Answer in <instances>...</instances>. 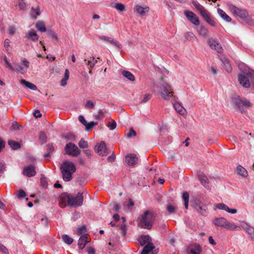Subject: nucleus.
Instances as JSON below:
<instances>
[{
	"mask_svg": "<svg viewBox=\"0 0 254 254\" xmlns=\"http://www.w3.org/2000/svg\"><path fill=\"white\" fill-rule=\"evenodd\" d=\"M239 67L242 71L238 75L240 84L245 88H249L251 85L254 87V71L243 64H239Z\"/></svg>",
	"mask_w": 254,
	"mask_h": 254,
	"instance_id": "obj_1",
	"label": "nucleus"
},
{
	"mask_svg": "<svg viewBox=\"0 0 254 254\" xmlns=\"http://www.w3.org/2000/svg\"><path fill=\"white\" fill-rule=\"evenodd\" d=\"M61 171L63 180L69 182L72 179V175L76 171L74 164L69 161H64L61 166Z\"/></svg>",
	"mask_w": 254,
	"mask_h": 254,
	"instance_id": "obj_2",
	"label": "nucleus"
},
{
	"mask_svg": "<svg viewBox=\"0 0 254 254\" xmlns=\"http://www.w3.org/2000/svg\"><path fill=\"white\" fill-rule=\"evenodd\" d=\"M154 218V213L151 211L146 210L141 217L137 219V221L141 227L149 229L152 226Z\"/></svg>",
	"mask_w": 254,
	"mask_h": 254,
	"instance_id": "obj_3",
	"label": "nucleus"
},
{
	"mask_svg": "<svg viewBox=\"0 0 254 254\" xmlns=\"http://www.w3.org/2000/svg\"><path fill=\"white\" fill-rule=\"evenodd\" d=\"M192 4L207 23L212 26H216V21L213 20L209 12L202 5L197 1H192Z\"/></svg>",
	"mask_w": 254,
	"mask_h": 254,
	"instance_id": "obj_4",
	"label": "nucleus"
},
{
	"mask_svg": "<svg viewBox=\"0 0 254 254\" xmlns=\"http://www.w3.org/2000/svg\"><path fill=\"white\" fill-rule=\"evenodd\" d=\"M233 104L242 113L246 112L247 109L251 106L250 102L245 98H241L236 96L232 98Z\"/></svg>",
	"mask_w": 254,
	"mask_h": 254,
	"instance_id": "obj_5",
	"label": "nucleus"
},
{
	"mask_svg": "<svg viewBox=\"0 0 254 254\" xmlns=\"http://www.w3.org/2000/svg\"><path fill=\"white\" fill-rule=\"evenodd\" d=\"M161 80V82L158 85L160 96L165 100H169L173 96V89L169 84L163 81V78Z\"/></svg>",
	"mask_w": 254,
	"mask_h": 254,
	"instance_id": "obj_6",
	"label": "nucleus"
},
{
	"mask_svg": "<svg viewBox=\"0 0 254 254\" xmlns=\"http://www.w3.org/2000/svg\"><path fill=\"white\" fill-rule=\"evenodd\" d=\"M83 192H78L76 195L70 194L69 206L77 207L82 205L83 201Z\"/></svg>",
	"mask_w": 254,
	"mask_h": 254,
	"instance_id": "obj_7",
	"label": "nucleus"
},
{
	"mask_svg": "<svg viewBox=\"0 0 254 254\" xmlns=\"http://www.w3.org/2000/svg\"><path fill=\"white\" fill-rule=\"evenodd\" d=\"M229 8L234 15L242 19H245L248 16V12L246 9L238 8L233 4H230Z\"/></svg>",
	"mask_w": 254,
	"mask_h": 254,
	"instance_id": "obj_8",
	"label": "nucleus"
},
{
	"mask_svg": "<svg viewBox=\"0 0 254 254\" xmlns=\"http://www.w3.org/2000/svg\"><path fill=\"white\" fill-rule=\"evenodd\" d=\"M65 151L67 154L72 156H77L81 152L80 150L77 146L71 142L66 144Z\"/></svg>",
	"mask_w": 254,
	"mask_h": 254,
	"instance_id": "obj_9",
	"label": "nucleus"
},
{
	"mask_svg": "<svg viewBox=\"0 0 254 254\" xmlns=\"http://www.w3.org/2000/svg\"><path fill=\"white\" fill-rule=\"evenodd\" d=\"M193 206L201 215L205 216L207 214V207L200 200L195 199L193 202Z\"/></svg>",
	"mask_w": 254,
	"mask_h": 254,
	"instance_id": "obj_10",
	"label": "nucleus"
},
{
	"mask_svg": "<svg viewBox=\"0 0 254 254\" xmlns=\"http://www.w3.org/2000/svg\"><path fill=\"white\" fill-rule=\"evenodd\" d=\"M184 14L188 20L192 24L195 26H199L200 21L198 16L193 12L189 10H186Z\"/></svg>",
	"mask_w": 254,
	"mask_h": 254,
	"instance_id": "obj_11",
	"label": "nucleus"
},
{
	"mask_svg": "<svg viewBox=\"0 0 254 254\" xmlns=\"http://www.w3.org/2000/svg\"><path fill=\"white\" fill-rule=\"evenodd\" d=\"M21 64L23 65L21 66L18 64H14L15 67L14 70L21 74H24L27 71V68L29 67L30 63L26 59H23L21 61Z\"/></svg>",
	"mask_w": 254,
	"mask_h": 254,
	"instance_id": "obj_12",
	"label": "nucleus"
},
{
	"mask_svg": "<svg viewBox=\"0 0 254 254\" xmlns=\"http://www.w3.org/2000/svg\"><path fill=\"white\" fill-rule=\"evenodd\" d=\"M208 44L212 49L216 50L218 53L221 54L223 52L222 47L217 39L210 38L208 40Z\"/></svg>",
	"mask_w": 254,
	"mask_h": 254,
	"instance_id": "obj_13",
	"label": "nucleus"
},
{
	"mask_svg": "<svg viewBox=\"0 0 254 254\" xmlns=\"http://www.w3.org/2000/svg\"><path fill=\"white\" fill-rule=\"evenodd\" d=\"M94 149L100 156H107L109 153L105 143L104 141H102L99 144L96 145L94 147Z\"/></svg>",
	"mask_w": 254,
	"mask_h": 254,
	"instance_id": "obj_14",
	"label": "nucleus"
},
{
	"mask_svg": "<svg viewBox=\"0 0 254 254\" xmlns=\"http://www.w3.org/2000/svg\"><path fill=\"white\" fill-rule=\"evenodd\" d=\"M149 7L147 6H142L137 4L134 7V12L139 14L140 16H144L149 12Z\"/></svg>",
	"mask_w": 254,
	"mask_h": 254,
	"instance_id": "obj_15",
	"label": "nucleus"
},
{
	"mask_svg": "<svg viewBox=\"0 0 254 254\" xmlns=\"http://www.w3.org/2000/svg\"><path fill=\"white\" fill-rule=\"evenodd\" d=\"M70 194L67 193H62L59 198V203L62 207H64L67 204L69 206Z\"/></svg>",
	"mask_w": 254,
	"mask_h": 254,
	"instance_id": "obj_16",
	"label": "nucleus"
},
{
	"mask_svg": "<svg viewBox=\"0 0 254 254\" xmlns=\"http://www.w3.org/2000/svg\"><path fill=\"white\" fill-rule=\"evenodd\" d=\"M99 38L101 40L108 42L119 49H121L122 48V45L119 43V42L113 38L105 36H100Z\"/></svg>",
	"mask_w": 254,
	"mask_h": 254,
	"instance_id": "obj_17",
	"label": "nucleus"
},
{
	"mask_svg": "<svg viewBox=\"0 0 254 254\" xmlns=\"http://www.w3.org/2000/svg\"><path fill=\"white\" fill-rule=\"evenodd\" d=\"M23 174L28 177L34 176L36 175L35 167L33 165H30L24 167Z\"/></svg>",
	"mask_w": 254,
	"mask_h": 254,
	"instance_id": "obj_18",
	"label": "nucleus"
},
{
	"mask_svg": "<svg viewBox=\"0 0 254 254\" xmlns=\"http://www.w3.org/2000/svg\"><path fill=\"white\" fill-rule=\"evenodd\" d=\"M137 161L138 158L134 154H130L126 157V162L129 166H133Z\"/></svg>",
	"mask_w": 254,
	"mask_h": 254,
	"instance_id": "obj_19",
	"label": "nucleus"
},
{
	"mask_svg": "<svg viewBox=\"0 0 254 254\" xmlns=\"http://www.w3.org/2000/svg\"><path fill=\"white\" fill-rule=\"evenodd\" d=\"M216 208L220 210H224L226 212L231 213L235 214L237 213V210L236 209H231L229 207L223 203H220L216 205Z\"/></svg>",
	"mask_w": 254,
	"mask_h": 254,
	"instance_id": "obj_20",
	"label": "nucleus"
},
{
	"mask_svg": "<svg viewBox=\"0 0 254 254\" xmlns=\"http://www.w3.org/2000/svg\"><path fill=\"white\" fill-rule=\"evenodd\" d=\"M89 241L87 240V234L81 236L80 237L78 242V246L79 249L81 250L85 248L86 244Z\"/></svg>",
	"mask_w": 254,
	"mask_h": 254,
	"instance_id": "obj_21",
	"label": "nucleus"
},
{
	"mask_svg": "<svg viewBox=\"0 0 254 254\" xmlns=\"http://www.w3.org/2000/svg\"><path fill=\"white\" fill-rule=\"evenodd\" d=\"M227 221L225 218H217L214 220L213 224L215 226L225 228Z\"/></svg>",
	"mask_w": 254,
	"mask_h": 254,
	"instance_id": "obj_22",
	"label": "nucleus"
},
{
	"mask_svg": "<svg viewBox=\"0 0 254 254\" xmlns=\"http://www.w3.org/2000/svg\"><path fill=\"white\" fill-rule=\"evenodd\" d=\"M84 62L88 65V68H93L97 63V60L94 57H90L88 59H84Z\"/></svg>",
	"mask_w": 254,
	"mask_h": 254,
	"instance_id": "obj_23",
	"label": "nucleus"
},
{
	"mask_svg": "<svg viewBox=\"0 0 254 254\" xmlns=\"http://www.w3.org/2000/svg\"><path fill=\"white\" fill-rule=\"evenodd\" d=\"M174 107L175 110L180 115H183L186 114V110L183 107L182 104L179 102H176L174 104Z\"/></svg>",
	"mask_w": 254,
	"mask_h": 254,
	"instance_id": "obj_24",
	"label": "nucleus"
},
{
	"mask_svg": "<svg viewBox=\"0 0 254 254\" xmlns=\"http://www.w3.org/2000/svg\"><path fill=\"white\" fill-rule=\"evenodd\" d=\"M26 37L33 42H37L39 39V36L35 31H28L26 34Z\"/></svg>",
	"mask_w": 254,
	"mask_h": 254,
	"instance_id": "obj_25",
	"label": "nucleus"
},
{
	"mask_svg": "<svg viewBox=\"0 0 254 254\" xmlns=\"http://www.w3.org/2000/svg\"><path fill=\"white\" fill-rule=\"evenodd\" d=\"M20 82L21 84L25 86L26 88L33 90H37V86L33 83L25 80V79H22L20 80Z\"/></svg>",
	"mask_w": 254,
	"mask_h": 254,
	"instance_id": "obj_26",
	"label": "nucleus"
},
{
	"mask_svg": "<svg viewBox=\"0 0 254 254\" xmlns=\"http://www.w3.org/2000/svg\"><path fill=\"white\" fill-rule=\"evenodd\" d=\"M220 59L221 61V62L223 64V66L225 67L226 70L228 72H230L231 71L232 68L230 64L229 63L228 60L223 56H221L220 57Z\"/></svg>",
	"mask_w": 254,
	"mask_h": 254,
	"instance_id": "obj_27",
	"label": "nucleus"
},
{
	"mask_svg": "<svg viewBox=\"0 0 254 254\" xmlns=\"http://www.w3.org/2000/svg\"><path fill=\"white\" fill-rule=\"evenodd\" d=\"M236 172L243 177H246L248 175L247 171L242 166L239 165L236 168Z\"/></svg>",
	"mask_w": 254,
	"mask_h": 254,
	"instance_id": "obj_28",
	"label": "nucleus"
},
{
	"mask_svg": "<svg viewBox=\"0 0 254 254\" xmlns=\"http://www.w3.org/2000/svg\"><path fill=\"white\" fill-rule=\"evenodd\" d=\"M140 244L143 246L146 245L147 244L150 243L151 239L149 236H142L139 238L138 239Z\"/></svg>",
	"mask_w": 254,
	"mask_h": 254,
	"instance_id": "obj_29",
	"label": "nucleus"
},
{
	"mask_svg": "<svg viewBox=\"0 0 254 254\" xmlns=\"http://www.w3.org/2000/svg\"><path fill=\"white\" fill-rule=\"evenodd\" d=\"M41 14L40 8L39 6L36 7H32L31 8V17L33 19H36L37 17L39 16Z\"/></svg>",
	"mask_w": 254,
	"mask_h": 254,
	"instance_id": "obj_30",
	"label": "nucleus"
},
{
	"mask_svg": "<svg viewBox=\"0 0 254 254\" xmlns=\"http://www.w3.org/2000/svg\"><path fill=\"white\" fill-rule=\"evenodd\" d=\"M217 12L220 17L226 22H230L231 21V18L228 16L222 9L218 8L217 9Z\"/></svg>",
	"mask_w": 254,
	"mask_h": 254,
	"instance_id": "obj_31",
	"label": "nucleus"
},
{
	"mask_svg": "<svg viewBox=\"0 0 254 254\" xmlns=\"http://www.w3.org/2000/svg\"><path fill=\"white\" fill-rule=\"evenodd\" d=\"M154 248L155 247L153 246V244L149 243L144 247L141 254H148L154 249Z\"/></svg>",
	"mask_w": 254,
	"mask_h": 254,
	"instance_id": "obj_32",
	"label": "nucleus"
},
{
	"mask_svg": "<svg viewBox=\"0 0 254 254\" xmlns=\"http://www.w3.org/2000/svg\"><path fill=\"white\" fill-rule=\"evenodd\" d=\"M201 249L199 245L195 244L194 247L191 248L189 253V254H200Z\"/></svg>",
	"mask_w": 254,
	"mask_h": 254,
	"instance_id": "obj_33",
	"label": "nucleus"
},
{
	"mask_svg": "<svg viewBox=\"0 0 254 254\" xmlns=\"http://www.w3.org/2000/svg\"><path fill=\"white\" fill-rule=\"evenodd\" d=\"M197 31L201 36L205 37L207 36L208 31L207 29L203 25H200L197 28Z\"/></svg>",
	"mask_w": 254,
	"mask_h": 254,
	"instance_id": "obj_34",
	"label": "nucleus"
},
{
	"mask_svg": "<svg viewBox=\"0 0 254 254\" xmlns=\"http://www.w3.org/2000/svg\"><path fill=\"white\" fill-rule=\"evenodd\" d=\"M35 26L36 28L41 32H44L46 31V26L43 21H38L36 23Z\"/></svg>",
	"mask_w": 254,
	"mask_h": 254,
	"instance_id": "obj_35",
	"label": "nucleus"
},
{
	"mask_svg": "<svg viewBox=\"0 0 254 254\" xmlns=\"http://www.w3.org/2000/svg\"><path fill=\"white\" fill-rule=\"evenodd\" d=\"M69 71L68 69H66L64 72V77L61 80V85L62 86H65L67 84V81L69 78Z\"/></svg>",
	"mask_w": 254,
	"mask_h": 254,
	"instance_id": "obj_36",
	"label": "nucleus"
},
{
	"mask_svg": "<svg viewBox=\"0 0 254 254\" xmlns=\"http://www.w3.org/2000/svg\"><path fill=\"white\" fill-rule=\"evenodd\" d=\"M122 74L129 81H133L135 80L134 76L128 71L123 70L122 72Z\"/></svg>",
	"mask_w": 254,
	"mask_h": 254,
	"instance_id": "obj_37",
	"label": "nucleus"
},
{
	"mask_svg": "<svg viewBox=\"0 0 254 254\" xmlns=\"http://www.w3.org/2000/svg\"><path fill=\"white\" fill-rule=\"evenodd\" d=\"M48 35L54 41H59V38L58 34L52 30H49L47 31Z\"/></svg>",
	"mask_w": 254,
	"mask_h": 254,
	"instance_id": "obj_38",
	"label": "nucleus"
},
{
	"mask_svg": "<svg viewBox=\"0 0 254 254\" xmlns=\"http://www.w3.org/2000/svg\"><path fill=\"white\" fill-rule=\"evenodd\" d=\"M225 228L231 231L238 230L240 229L239 226H237L234 223H231L228 221H227Z\"/></svg>",
	"mask_w": 254,
	"mask_h": 254,
	"instance_id": "obj_39",
	"label": "nucleus"
},
{
	"mask_svg": "<svg viewBox=\"0 0 254 254\" xmlns=\"http://www.w3.org/2000/svg\"><path fill=\"white\" fill-rule=\"evenodd\" d=\"M182 198L184 202V205L185 208L188 209L189 205V194L188 192H185L183 193Z\"/></svg>",
	"mask_w": 254,
	"mask_h": 254,
	"instance_id": "obj_40",
	"label": "nucleus"
},
{
	"mask_svg": "<svg viewBox=\"0 0 254 254\" xmlns=\"http://www.w3.org/2000/svg\"><path fill=\"white\" fill-rule=\"evenodd\" d=\"M245 230L247 233L251 236V239L254 241V228L247 225Z\"/></svg>",
	"mask_w": 254,
	"mask_h": 254,
	"instance_id": "obj_41",
	"label": "nucleus"
},
{
	"mask_svg": "<svg viewBox=\"0 0 254 254\" xmlns=\"http://www.w3.org/2000/svg\"><path fill=\"white\" fill-rule=\"evenodd\" d=\"M8 145L10 146V147L13 149H17L20 147V145L18 142L10 140L8 141Z\"/></svg>",
	"mask_w": 254,
	"mask_h": 254,
	"instance_id": "obj_42",
	"label": "nucleus"
},
{
	"mask_svg": "<svg viewBox=\"0 0 254 254\" xmlns=\"http://www.w3.org/2000/svg\"><path fill=\"white\" fill-rule=\"evenodd\" d=\"M3 60L4 62H5V63L6 64V67L9 70H14V67L12 66V65L10 63L9 60L8 59V58L6 57V56L5 55H4L3 56Z\"/></svg>",
	"mask_w": 254,
	"mask_h": 254,
	"instance_id": "obj_43",
	"label": "nucleus"
},
{
	"mask_svg": "<svg viewBox=\"0 0 254 254\" xmlns=\"http://www.w3.org/2000/svg\"><path fill=\"white\" fill-rule=\"evenodd\" d=\"M62 239L64 242L67 245H70L73 241L72 238H70L68 235L65 234L62 236Z\"/></svg>",
	"mask_w": 254,
	"mask_h": 254,
	"instance_id": "obj_44",
	"label": "nucleus"
},
{
	"mask_svg": "<svg viewBox=\"0 0 254 254\" xmlns=\"http://www.w3.org/2000/svg\"><path fill=\"white\" fill-rule=\"evenodd\" d=\"M39 138L42 144L45 143L47 141V136L43 132H40L39 135Z\"/></svg>",
	"mask_w": 254,
	"mask_h": 254,
	"instance_id": "obj_45",
	"label": "nucleus"
},
{
	"mask_svg": "<svg viewBox=\"0 0 254 254\" xmlns=\"http://www.w3.org/2000/svg\"><path fill=\"white\" fill-rule=\"evenodd\" d=\"M98 124V122H91L90 123H87V124L85 126L86 127V129L88 130L91 129L95 126Z\"/></svg>",
	"mask_w": 254,
	"mask_h": 254,
	"instance_id": "obj_46",
	"label": "nucleus"
},
{
	"mask_svg": "<svg viewBox=\"0 0 254 254\" xmlns=\"http://www.w3.org/2000/svg\"><path fill=\"white\" fill-rule=\"evenodd\" d=\"M78 145L81 148H86L88 147V143L87 142L85 141L83 139H81Z\"/></svg>",
	"mask_w": 254,
	"mask_h": 254,
	"instance_id": "obj_47",
	"label": "nucleus"
},
{
	"mask_svg": "<svg viewBox=\"0 0 254 254\" xmlns=\"http://www.w3.org/2000/svg\"><path fill=\"white\" fill-rule=\"evenodd\" d=\"M115 8L120 11H125V5L121 3H116Z\"/></svg>",
	"mask_w": 254,
	"mask_h": 254,
	"instance_id": "obj_48",
	"label": "nucleus"
},
{
	"mask_svg": "<svg viewBox=\"0 0 254 254\" xmlns=\"http://www.w3.org/2000/svg\"><path fill=\"white\" fill-rule=\"evenodd\" d=\"M151 97L150 94H147L143 96L142 99L140 101L141 104H143L149 101Z\"/></svg>",
	"mask_w": 254,
	"mask_h": 254,
	"instance_id": "obj_49",
	"label": "nucleus"
},
{
	"mask_svg": "<svg viewBox=\"0 0 254 254\" xmlns=\"http://www.w3.org/2000/svg\"><path fill=\"white\" fill-rule=\"evenodd\" d=\"M8 34L12 36L14 35L16 33V28L14 27L13 26H9L8 28Z\"/></svg>",
	"mask_w": 254,
	"mask_h": 254,
	"instance_id": "obj_50",
	"label": "nucleus"
},
{
	"mask_svg": "<svg viewBox=\"0 0 254 254\" xmlns=\"http://www.w3.org/2000/svg\"><path fill=\"white\" fill-rule=\"evenodd\" d=\"M117 126L116 122L115 121H112L108 123L107 127L111 130H113L116 128Z\"/></svg>",
	"mask_w": 254,
	"mask_h": 254,
	"instance_id": "obj_51",
	"label": "nucleus"
},
{
	"mask_svg": "<svg viewBox=\"0 0 254 254\" xmlns=\"http://www.w3.org/2000/svg\"><path fill=\"white\" fill-rule=\"evenodd\" d=\"M177 208L171 204H169L167 207V210L170 213H175L176 211Z\"/></svg>",
	"mask_w": 254,
	"mask_h": 254,
	"instance_id": "obj_52",
	"label": "nucleus"
},
{
	"mask_svg": "<svg viewBox=\"0 0 254 254\" xmlns=\"http://www.w3.org/2000/svg\"><path fill=\"white\" fill-rule=\"evenodd\" d=\"M124 205L126 208L129 209H130L133 205L134 202L130 199H129V201L127 203L125 202Z\"/></svg>",
	"mask_w": 254,
	"mask_h": 254,
	"instance_id": "obj_53",
	"label": "nucleus"
},
{
	"mask_svg": "<svg viewBox=\"0 0 254 254\" xmlns=\"http://www.w3.org/2000/svg\"><path fill=\"white\" fill-rule=\"evenodd\" d=\"M18 1V6L20 10H22L25 8L26 3L23 1L24 0H17Z\"/></svg>",
	"mask_w": 254,
	"mask_h": 254,
	"instance_id": "obj_54",
	"label": "nucleus"
},
{
	"mask_svg": "<svg viewBox=\"0 0 254 254\" xmlns=\"http://www.w3.org/2000/svg\"><path fill=\"white\" fill-rule=\"evenodd\" d=\"M85 106L87 108H94L95 106V103L90 100H88L85 104Z\"/></svg>",
	"mask_w": 254,
	"mask_h": 254,
	"instance_id": "obj_55",
	"label": "nucleus"
},
{
	"mask_svg": "<svg viewBox=\"0 0 254 254\" xmlns=\"http://www.w3.org/2000/svg\"><path fill=\"white\" fill-rule=\"evenodd\" d=\"M185 37L188 40H191L193 38H196L194 34L191 32H189L186 33Z\"/></svg>",
	"mask_w": 254,
	"mask_h": 254,
	"instance_id": "obj_56",
	"label": "nucleus"
},
{
	"mask_svg": "<svg viewBox=\"0 0 254 254\" xmlns=\"http://www.w3.org/2000/svg\"><path fill=\"white\" fill-rule=\"evenodd\" d=\"M136 133L135 131L133 129L131 128L129 130V132L127 134V136L128 138H131V137L135 136L136 135Z\"/></svg>",
	"mask_w": 254,
	"mask_h": 254,
	"instance_id": "obj_57",
	"label": "nucleus"
},
{
	"mask_svg": "<svg viewBox=\"0 0 254 254\" xmlns=\"http://www.w3.org/2000/svg\"><path fill=\"white\" fill-rule=\"evenodd\" d=\"M26 196V193L25 192L22 190H18V193H17V197L19 198H22Z\"/></svg>",
	"mask_w": 254,
	"mask_h": 254,
	"instance_id": "obj_58",
	"label": "nucleus"
},
{
	"mask_svg": "<svg viewBox=\"0 0 254 254\" xmlns=\"http://www.w3.org/2000/svg\"><path fill=\"white\" fill-rule=\"evenodd\" d=\"M199 180L202 185L205 187V185L207 184V178L206 176H203L202 177V178H200L199 177Z\"/></svg>",
	"mask_w": 254,
	"mask_h": 254,
	"instance_id": "obj_59",
	"label": "nucleus"
},
{
	"mask_svg": "<svg viewBox=\"0 0 254 254\" xmlns=\"http://www.w3.org/2000/svg\"><path fill=\"white\" fill-rule=\"evenodd\" d=\"M86 231V228L84 226H83L79 228L77 230V233L78 235H81L84 233Z\"/></svg>",
	"mask_w": 254,
	"mask_h": 254,
	"instance_id": "obj_60",
	"label": "nucleus"
},
{
	"mask_svg": "<svg viewBox=\"0 0 254 254\" xmlns=\"http://www.w3.org/2000/svg\"><path fill=\"white\" fill-rule=\"evenodd\" d=\"M0 251H1L2 253L7 254L8 253V250L6 248L5 246H4L3 245H2L0 243Z\"/></svg>",
	"mask_w": 254,
	"mask_h": 254,
	"instance_id": "obj_61",
	"label": "nucleus"
},
{
	"mask_svg": "<svg viewBox=\"0 0 254 254\" xmlns=\"http://www.w3.org/2000/svg\"><path fill=\"white\" fill-rule=\"evenodd\" d=\"M103 117H104L103 112L101 110H99L98 111L97 115H95V118L98 120L103 118Z\"/></svg>",
	"mask_w": 254,
	"mask_h": 254,
	"instance_id": "obj_62",
	"label": "nucleus"
},
{
	"mask_svg": "<svg viewBox=\"0 0 254 254\" xmlns=\"http://www.w3.org/2000/svg\"><path fill=\"white\" fill-rule=\"evenodd\" d=\"M79 121L82 123L84 126L87 124V122L85 120L84 117L82 115H80L78 117Z\"/></svg>",
	"mask_w": 254,
	"mask_h": 254,
	"instance_id": "obj_63",
	"label": "nucleus"
},
{
	"mask_svg": "<svg viewBox=\"0 0 254 254\" xmlns=\"http://www.w3.org/2000/svg\"><path fill=\"white\" fill-rule=\"evenodd\" d=\"M10 40L8 39H6L4 42V46L5 48L6 51L9 50Z\"/></svg>",
	"mask_w": 254,
	"mask_h": 254,
	"instance_id": "obj_64",
	"label": "nucleus"
}]
</instances>
